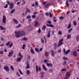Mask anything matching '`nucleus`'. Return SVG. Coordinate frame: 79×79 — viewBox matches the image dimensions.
Wrapping results in <instances>:
<instances>
[{
  "label": "nucleus",
  "mask_w": 79,
  "mask_h": 79,
  "mask_svg": "<svg viewBox=\"0 0 79 79\" xmlns=\"http://www.w3.org/2000/svg\"><path fill=\"white\" fill-rule=\"evenodd\" d=\"M27 59L28 60H31V56H30L29 55L27 56Z\"/></svg>",
  "instance_id": "obj_45"
},
{
  "label": "nucleus",
  "mask_w": 79,
  "mask_h": 79,
  "mask_svg": "<svg viewBox=\"0 0 79 79\" xmlns=\"http://www.w3.org/2000/svg\"><path fill=\"white\" fill-rule=\"evenodd\" d=\"M66 63V61H64V63H63V65H65Z\"/></svg>",
  "instance_id": "obj_61"
},
{
  "label": "nucleus",
  "mask_w": 79,
  "mask_h": 79,
  "mask_svg": "<svg viewBox=\"0 0 79 79\" xmlns=\"http://www.w3.org/2000/svg\"><path fill=\"white\" fill-rule=\"evenodd\" d=\"M18 71L20 74H21V75H23V73L22 71H21L20 69H19Z\"/></svg>",
  "instance_id": "obj_30"
},
{
  "label": "nucleus",
  "mask_w": 79,
  "mask_h": 79,
  "mask_svg": "<svg viewBox=\"0 0 79 79\" xmlns=\"http://www.w3.org/2000/svg\"><path fill=\"white\" fill-rule=\"evenodd\" d=\"M18 54L19 56L20 57H19L17 58V62H19L21 60V59H22V58L23 57V56L22 55L21 53H19Z\"/></svg>",
  "instance_id": "obj_2"
},
{
  "label": "nucleus",
  "mask_w": 79,
  "mask_h": 79,
  "mask_svg": "<svg viewBox=\"0 0 79 79\" xmlns=\"http://www.w3.org/2000/svg\"><path fill=\"white\" fill-rule=\"evenodd\" d=\"M32 18H34L35 19V18L36 17V15H32Z\"/></svg>",
  "instance_id": "obj_52"
},
{
  "label": "nucleus",
  "mask_w": 79,
  "mask_h": 79,
  "mask_svg": "<svg viewBox=\"0 0 79 79\" xmlns=\"http://www.w3.org/2000/svg\"><path fill=\"white\" fill-rule=\"evenodd\" d=\"M13 22H14L16 24H17L18 23V21H17V20L15 19H13Z\"/></svg>",
  "instance_id": "obj_17"
},
{
  "label": "nucleus",
  "mask_w": 79,
  "mask_h": 79,
  "mask_svg": "<svg viewBox=\"0 0 79 79\" xmlns=\"http://www.w3.org/2000/svg\"><path fill=\"white\" fill-rule=\"evenodd\" d=\"M7 7H8V4H6L5 6L4 7V8H7Z\"/></svg>",
  "instance_id": "obj_59"
},
{
  "label": "nucleus",
  "mask_w": 79,
  "mask_h": 79,
  "mask_svg": "<svg viewBox=\"0 0 79 79\" xmlns=\"http://www.w3.org/2000/svg\"><path fill=\"white\" fill-rule=\"evenodd\" d=\"M21 40V41H23V40L24 41H27V38L24 37L23 38H22Z\"/></svg>",
  "instance_id": "obj_14"
},
{
  "label": "nucleus",
  "mask_w": 79,
  "mask_h": 79,
  "mask_svg": "<svg viewBox=\"0 0 79 79\" xmlns=\"http://www.w3.org/2000/svg\"><path fill=\"white\" fill-rule=\"evenodd\" d=\"M46 28H47V27L45 25H44L42 27V29L44 30V31H45V29H46Z\"/></svg>",
  "instance_id": "obj_20"
},
{
  "label": "nucleus",
  "mask_w": 79,
  "mask_h": 79,
  "mask_svg": "<svg viewBox=\"0 0 79 79\" xmlns=\"http://www.w3.org/2000/svg\"><path fill=\"white\" fill-rule=\"evenodd\" d=\"M46 26L48 27H54V26L52 24H47Z\"/></svg>",
  "instance_id": "obj_16"
},
{
  "label": "nucleus",
  "mask_w": 79,
  "mask_h": 79,
  "mask_svg": "<svg viewBox=\"0 0 79 79\" xmlns=\"http://www.w3.org/2000/svg\"><path fill=\"white\" fill-rule=\"evenodd\" d=\"M25 47H26V45H25V44H23L22 47V49H24L25 48Z\"/></svg>",
  "instance_id": "obj_35"
},
{
  "label": "nucleus",
  "mask_w": 79,
  "mask_h": 79,
  "mask_svg": "<svg viewBox=\"0 0 79 79\" xmlns=\"http://www.w3.org/2000/svg\"><path fill=\"white\" fill-rule=\"evenodd\" d=\"M26 11L27 13H31V10L28 8H27Z\"/></svg>",
  "instance_id": "obj_29"
},
{
  "label": "nucleus",
  "mask_w": 79,
  "mask_h": 79,
  "mask_svg": "<svg viewBox=\"0 0 79 79\" xmlns=\"http://www.w3.org/2000/svg\"><path fill=\"white\" fill-rule=\"evenodd\" d=\"M0 28L1 29V30L3 31V30H6V28L4 27H3L2 26H0Z\"/></svg>",
  "instance_id": "obj_22"
},
{
  "label": "nucleus",
  "mask_w": 79,
  "mask_h": 79,
  "mask_svg": "<svg viewBox=\"0 0 79 79\" xmlns=\"http://www.w3.org/2000/svg\"><path fill=\"white\" fill-rule=\"evenodd\" d=\"M44 63H47V62H48V60H46L44 59Z\"/></svg>",
  "instance_id": "obj_60"
},
{
  "label": "nucleus",
  "mask_w": 79,
  "mask_h": 79,
  "mask_svg": "<svg viewBox=\"0 0 79 79\" xmlns=\"http://www.w3.org/2000/svg\"><path fill=\"white\" fill-rule=\"evenodd\" d=\"M45 15H46V16H48V15L49 14L48 12H46L45 13Z\"/></svg>",
  "instance_id": "obj_63"
},
{
  "label": "nucleus",
  "mask_w": 79,
  "mask_h": 79,
  "mask_svg": "<svg viewBox=\"0 0 79 79\" xmlns=\"http://www.w3.org/2000/svg\"><path fill=\"white\" fill-rule=\"evenodd\" d=\"M44 39L45 40V44H47V38H46V37L45 36H44Z\"/></svg>",
  "instance_id": "obj_25"
},
{
  "label": "nucleus",
  "mask_w": 79,
  "mask_h": 79,
  "mask_svg": "<svg viewBox=\"0 0 79 79\" xmlns=\"http://www.w3.org/2000/svg\"><path fill=\"white\" fill-rule=\"evenodd\" d=\"M4 69L6 70V72H9V71H10V68H9V67L8 66H4Z\"/></svg>",
  "instance_id": "obj_5"
},
{
  "label": "nucleus",
  "mask_w": 79,
  "mask_h": 79,
  "mask_svg": "<svg viewBox=\"0 0 79 79\" xmlns=\"http://www.w3.org/2000/svg\"><path fill=\"white\" fill-rule=\"evenodd\" d=\"M50 53L48 52H45V56H48L49 55Z\"/></svg>",
  "instance_id": "obj_19"
},
{
  "label": "nucleus",
  "mask_w": 79,
  "mask_h": 79,
  "mask_svg": "<svg viewBox=\"0 0 79 79\" xmlns=\"http://www.w3.org/2000/svg\"><path fill=\"white\" fill-rule=\"evenodd\" d=\"M45 74V72H42L41 73V77H42V79L44 77V74Z\"/></svg>",
  "instance_id": "obj_15"
},
{
  "label": "nucleus",
  "mask_w": 79,
  "mask_h": 79,
  "mask_svg": "<svg viewBox=\"0 0 79 79\" xmlns=\"http://www.w3.org/2000/svg\"><path fill=\"white\" fill-rule=\"evenodd\" d=\"M14 4L13 3V2H11L10 3V6H13Z\"/></svg>",
  "instance_id": "obj_64"
},
{
  "label": "nucleus",
  "mask_w": 79,
  "mask_h": 79,
  "mask_svg": "<svg viewBox=\"0 0 79 79\" xmlns=\"http://www.w3.org/2000/svg\"><path fill=\"white\" fill-rule=\"evenodd\" d=\"M31 73V72L29 70H27V74H29Z\"/></svg>",
  "instance_id": "obj_36"
},
{
  "label": "nucleus",
  "mask_w": 79,
  "mask_h": 79,
  "mask_svg": "<svg viewBox=\"0 0 79 79\" xmlns=\"http://www.w3.org/2000/svg\"><path fill=\"white\" fill-rule=\"evenodd\" d=\"M14 33L15 34L16 37H17V38L20 37V36L23 37V36H24V35H26V32H25V31H15Z\"/></svg>",
  "instance_id": "obj_1"
},
{
  "label": "nucleus",
  "mask_w": 79,
  "mask_h": 79,
  "mask_svg": "<svg viewBox=\"0 0 79 79\" xmlns=\"http://www.w3.org/2000/svg\"><path fill=\"white\" fill-rule=\"evenodd\" d=\"M35 50L36 52H37L38 53H39V49L38 48H35Z\"/></svg>",
  "instance_id": "obj_24"
},
{
  "label": "nucleus",
  "mask_w": 79,
  "mask_h": 79,
  "mask_svg": "<svg viewBox=\"0 0 79 79\" xmlns=\"http://www.w3.org/2000/svg\"><path fill=\"white\" fill-rule=\"evenodd\" d=\"M15 11V9H14L13 10H12L10 11V13H13Z\"/></svg>",
  "instance_id": "obj_46"
},
{
  "label": "nucleus",
  "mask_w": 79,
  "mask_h": 79,
  "mask_svg": "<svg viewBox=\"0 0 79 79\" xmlns=\"http://www.w3.org/2000/svg\"><path fill=\"white\" fill-rule=\"evenodd\" d=\"M70 76H71V74L69 73V72H67L66 74V77H70Z\"/></svg>",
  "instance_id": "obj_8"
},
{
  "label": "nucleus",
  "mask_w": 79,
  "mask_h": 79,
  "mask_svg": "<svg viewBox=\"0 0 79 79\" xmlns=\"http://www.w3.org/2000/svg\"><path fill=\"white\" fill-rule=\"evenodd\" d=\"M47 37L48 38L50 37V31H48V33L47 34Z\"/></svg>",
  "instance_id": "obj_21"
},
{
  "label": "nucleus",
  "mask_w": 79,
  "mask_h": 79,
  "mask_svg": "<svg viewBox=\"0 0 79 79\" xmlns=\"http://www.w3.org/2000/svg\"><path fill=\"white\" fill-rule=\"evenodd\" d=\"M66 71V69H63L61 70V71Z\"/></svg>",
  "instance_id": "obj_53"
},
{
  "label": "nucleus",
  "mask_w": 79,
  "mask_h": 79,
  "mask_svg": "<svg viewBox=\"0 0 79 79\" xmlns=\"http://www.w3.org/2000/svg\"><path fill=\"white\" fill-rule=\"evenodd\" d=\"M63 41V39H62L60 40L59 41V44L58 45V47H59L60 46H61L62 44H63L64 43L63 42H62Z\"/></svg>",
  "instance_id": "obj_3"
},
{
  "label": "nucleus",
  "mask_w": 79,
  "mask_h": 79,
  "mask_svg": "<svg viewBox=\"0 0 79 79\" xmlns=\"http://www.w3.org/2000/svg\"><path fill=\"white\" fill-rule=\"evenodd\" d=\"M10 68L11 70H12V71H14V67H13V66H11Z\"/></svg>",
  "instance_id": "obj_39"
},
{
  "label": "nucleus",
  "mask_w": 79,
  "mask_h": 79,
  "mask_svg": "<svg viewBox=\"0 0 79 79\" xmlns=\"http://www.w3.org/2000/svg\"><path fill=\"white\" fill-rule=\"evenodd\" d=\"M10 41L8 42L6 44V45L7 46H8L10 45Z\"/></svg>",
  "instance_id": "obj_38"
},
{
  "label": "nucleus",
  "mask_w": 79,
  "mask_h": 79,
  "mask_svg": "<svg viewBox=\"0 0 79 79\" xmlns=\"http://www.w3.org/2000/svg\"><path fill=\"white\" fill-rule=\"evenodd\" d=\"M16 74L17 76H19V77H20V74H19V72H17Z\"/></svg>",
  "instance_id": "obj_44"
},
{
  "label": "nucleus",
  "mask_w": 79,
  "mask_h": 79,
  "mask_svg": "<svg viewBox=\"0 0 79 79\" xmlns=\"http://www.w3.org/2000/svg\"><path fill=\"white\" fill-rule=\"evenodd\" d=\"M21 27V24H19L18 26L16 27V28H18V27Z\"/></svg>",
  "instance_id": "obj_55"
},
{
  "label": "nucleus",
  "mask_w": 79,
  "mask_h": 79,
  "mask_svg": "<svg viewBox=\"0 0 79 79\" xmlns=\"http://www.w3.org/2000/svg\"><path fill=\"white\" fill-rule=\"evenodd\" d=\"M41 42L42 44H44V40L43 38H40Z\"/></svg>",
  "instance_id": "obj_23"
},
{
  "label": "nucleus",
  "mask_w": 79,
  "mask_h": 79,
  "mask_svg": "<svg viewBox=\"0 0 79 79\" xmlns=\"http://www.w3.org/2000/svg\"><path fill=\"white\" fill-rule=\"evenodd\" d=\"M43 69H44V71H47V68H46V67H45V65H42Z\"/></svg>",
  "instance_id": "obj_13"
},
{
  "label": "nucleus",
  "mask_w": 79,
  "mask_h": 79,
  "mask_svg": "<svg viewBox=\"0 0 79 79\" xmlns=\"http://www.w3.org/2000/svg\"><path fill=\"white\" fill-rule=\"evenodd\" d=\"M49 71L50 73H53V70H51L50 69L49 70Z\"/></svg>",
  "instance_id": "obj_57"
},
{
  "label": "nucleus",
  "mask_w": 79,
  "mask_h": 79,
  "mask_svg": "<svg viewBox=\"0 0 79 79\" xmlns=\"http://www.w3.org/2000/svg\"><path fill=\"white\" fill-rule=\"evenodd\" d=\"M14 7V6H10L9 8L10 9H12V8H13Z\"/></svg>",
  "instance_id": "obj_49"
},
{
  "label": "nucleus",
  "mask_w": 79,
  "mask_h": 79,
  "mask_svg": "<svg viewBox=\"0 0 79 79\" xmlns=\"http://www.w3.org/2000/svg\"><path fill=\"white\" fill-rule=\"evenodd\" d=\"M51 56H52V57H54L55 56V53H56L57 52L56 51H55V52L53 50H51Z\"/></svg>",
  "instance_id": "obj_4"
},
{
  "label": "nucleus",
  "mask_w": 79,
  "mask_h": 79,
  "mask_svg": "<svg viewBox=\"0 0 79 79\" xmlns=\"http://www.w3.org/2000/svg\"><path fill=\"white\" fill-rule=\"evenodd\" d=\"M13 50H11L10 52L9 53V55H8V56L10 57L11 56L13 55Z\"/></svg>",
  "instance_id": "obj_11"
},
{
  "label": "nucleus",
  "mask_w": 79,
  "mask_h": 79,
  "mask_svg": "<svg viewBox=\"0 0 79 79\" xmlns=\"http://www.w3.org/2000/svg\"><path fill=\"white\" fill-rule=\"evenodd\" d=\"M46 64L48 66H52V64H48V63H46Z\"/></svg>",
  "instance_id": "obj_31"
},
{
  "label": "nucleus",
  "mask_w": 79,
  "mask_h": 79,
  "mask_svg": "<svg viewBox=\"0 0 79 79\" xmlns=\"http://www.w3.org/2000/svg\"><path fill=\"white\" fill-rule=\"evenodd\" d=\"M37 32H38V33H40V32H41V30H40V28H39V30H38Z\"/></svg>",
  "instance_id": "obj_48"
},
{
  "label": "nucleus",
  "mask_w": 79,
  "mask_h": 79,
  "mask_svg": "<svg viewBox=\"0 0 79 79\" xmlns=\"http://www.w3.org/2000/svg\"><path fill=\"white\" fill-rule=\"evenodd\" d=\"M6 21V16L5 15H3V16L2 23H5Z\"/></svg>",
  "instance_id": "obj_7"
},
{
  "label": "nucleus",
  "mask_w": 79,
  "mask_h": 79,
  "mask_svg": "<svg viewBox=\"0 0 79 79\" xmlns=\"http://www.w3.org/2000/svg\"><path fill=\"white\" fill-rule=\"evenodd\" d=\"M77 23H76V21H74L73 22V25L74 26H76V25H77Z\"/></svg>",
  "instance_id": "obj_40"
},
{
  "label": "nucleus",
  "mask_w": 79,
  "mask_h": 79,
  "mask_svg": "<svg viewBox=\"0 0 79 79\" xmlns=\"http://www.w3.org/2000/svg\"><path fill=\"white\" fill-rule=\"evenodd\" d=\"M58 34L59 35H61L62 34V32L61 31H58Z\"/></svg>",
  "instance_id": "obj_37"
},
{
  "label": "nucleus",
  "mask_w": 79,
  "mask_h": 79,
  "mask_svg": "<svg viewBox=\"0 0 79 79\" xmlns=\"http://www.w3.org/2000/svg\"><path fill=\"white\" fill-rule=\"evenodd\" d=\"M3 53V51L2 50L0 52V54H2Z\"/></svg>",
  "instance_id": "obj_58"
},
{
  "label": "nucleus",
  "mask_w": 79,
  "mask_h": 79,
  "mask_svg": "<svg viewBox=\"0 0 79 79\" xmlns=\"http://www.w3.org/2000/svg\"><path fill=\"white\" fill-rule=\"evenodd\" d=\"M49 4L48 3L47 5H46L45 6V8H48V6H49Z\"/></svg>",
  "instance_id": "obj_41"
},
{
  "label": "nucleus",
  "mask_w": 79,
  "mask_h": 79,
  "mask_svg": "<svg viewBox=\"0 0 79 79\" xmlns=\"http://www.w3.org/2000/svg\"><path fill=\"white\" fill-rule=\"evenodd\" d=\"M25 64H27V66L26 67V69L30 68V67L29 66V62H28V61H27L26 62Z\"/></svg>",
  "instance_id": "obj_9"
},
{
  "label": "nucleus",
  "mask_w": 79,
  "mask_h": 79,
  "mask_svg": "<svg viewBox=\"0 0 79 79\" xmlns=\"http://www.w3.org/2000/svg\"><path fill=\"white\" fill-rule=\"evenodd\" d=\"M69 52H70V50L69 49L67 50L66 52H65V54H68V53H69Z\"/></svg>",
  "instance_id": "obj_26"
},
{
  "label": "nucleus",
  "mask_w": 79,
  "mask_h": 79,
  "mask_svg": "<svg viewBox=\"0 0 79 79\" xmlns=\"http://www.w3.org/2000/svg\"><path fill=\"white\" fill-rule=\"evenodd\" d=\"M31 18V17L30 15H28L27 16V19H29Z\"/></svg>",
  "instance_id": "obj_43"
},
{
  "label": "nucleus",
  "mask_w": 79,
  "mask_h": 79,
  "mask_svg": "<svg viewBox=\"0 0 79 79\" xmlns=\"http://www.w3.org/2000/svg\"><path fill=\"white\" fill-rule=\"evenodd\" d=\"M49 16L50 18H52V13H51V12H49Z\"/></svg>",
  "instance_id": "obj_51"
},
{
  "label": "nucleus",
  "mask_w": 79,
  "mask_h": 79,
  "mask_svg": "<svg viewBox=\"0 0 79 79\" xmlns=\"http://www.w3.org/2000/svg\"><path fill=\"white\" fill-rule=\"evenodd\" d=\"M47 23H48V24H52V22L49 20L47 21Z\"/></svg>",
  "instance_id": "obj_56"
},
{
  "label": "nucleus",
  "mask_w": 79,
  "mask_h": 79,
  "mask_svg": "<svg viewBox=\"0 0 79 79\" xmlns=\"http://www.w3.org/2000/svg\"><path fill=\"white\" fill-rule=\"evenodd\" d=\"M71 27V23H69L67 27V29H69Z\"/></svg>",
  "instance_id": "obj_27"
},
{
  "label": "nucleus",
  "mask_w": 79,
  "mask_h": 79,
  "mask_svg": "<svg viewBox=\"0 0 79 79\" xmlns=\"http://www.w3.org/2000/svg\"><path fill=\"white\" fill-rule=\"evenodd\" d=\"M73 55L75 57L77 56V52H76V51H74L73 52Z\"/></svg>",
  "instance_id": "obj_10"
},
{
  "label": "nucleus",
  "mask_w": 79,
  "mask_h": 79,
  "mask_svg": "<svg viewBox=\"0 0 79 79\" xmlns=\"http://www.w3.org/2000/svg\"><path fill=\"white\" fill-rule=\"evenodd\" d=\"M39 71H41V67H40V66H39L38 68V65H37L36 66V70L37 73L39 71Z\"/></svg>",
  "instance_id": "obj_6"
},
{
  "label": "nucleus",
  "mask_w": 79,
  "mask_h": 79,
  "mask_svg": "<svg viewBox=\"0 0 79 79\" xmlns=\"http://www.w3.org/2000/svg\"><path fill=\"white\" fill-rule=\"evenodd\" d=\"M39 25V23L37 21H35V23L34 25V26L35 27H37Z\"/></svg>",
  "instance_id": "obj_18"
},
{
  "label": "nucleus",
  "mask_w": 79,
  "mask_h": 79,
  "mask_svg": "<svg viewBox=\"0 0 79 79\" xmlns=\"http://www.w3.org/2000/svg\"><path fill=\"white\" fill-rule=\"evenodd\" d=\"M71 35H68L67 37V39H70V38H71Z\"/></svg>",
  "instance_id": "obj_34"
},
{
  "label": "nucleus",
  "mask_w": 79,
  "mask_h": 79,
  "mask_svg": "<svg viewBox=\"0 0 79 79\" xmlns=\"http://www.w3.org/2000/svg\"><path fill=\"white\" fill-rule=\"evenodd\" d=\"M76 40L77 41H79V35H77L76 37Z\"/></svg>",
  "instance_id": "obj_28"
},
{
  "label": "nucleus",
  "mask_w": 79,
  "mask_h": 79,
  "mask_svg": "<svg viewBox=\"0 0 79 79\" xmlns=\"http://www.w3.org/2000/svg\"><path fill=\"white\" fill-rule=\"evenodd\" d=\"M30 52L31 53H32V54H35V52L34 51V50L32 48V47H31Z\"/></svg>",
  "instance_id": "obj_12"
},
{
  "label": "nucleus",
  "mask_w": 79,
  "mask_h": 79,
  "mask_svg": "<svg viewBox=\"0 0 79 79\" xmlns=\"http://www.w3.org/2000/svg\"><path fill=\"white\" fill-rule=\"evenodd\" d=\"M73 30V28H70L69 30L68 31V32L69 33H70V32H71V31Z\"/></svg>",
  "instance_id": "obj_47"
},
{
  "label": "nucleus",
  "mask_w": 79,
  "mask_h": 79,
  "mask_svg": "<svg viewBox=\"0 0 79 79\" xmlns=\"http://www.w3.org/2000/svg\"><path fill=\"white\" fill-rule=\"evenodd\" d=\"M22 2L23 3L22 4V5H25L26 4V2L24 0H22Z\"/></svg>",
  "instance_id": "obj_32"
},
{
  "label": "nucleus",
  "mask_w": 79,
  "mask_h": 79,
  "mask_svg": "<svg viewBox=\"0 0 79 79\" xmlns=\"http://www.w3.org/2000/svg\"><path fill=\"white\" fill-rule=\"evenodd\" d=\"M13 45V43H11L10 44V45H9V47H8V48L9 47L11 48V47H12Z\"/></svg>",
  "instance_id": "obj_50"
},
{
  "label": "nucleus",
  "mask_w": 79,
  "mask_h": 79,
  "mask_svg": "<svg viewBox=\"0 0 79 79\" xmlns=\"http://www.w3.org/2000/svg\"><path fill=\"white\" fill-rule=\"evenodd\" d=\"M66 5L67 6H69V4L68 3V1L67 0L66 1Z\"/></svg>",
  "instance_id": "obj_33"
},
{
  "label": "nucleus",
  "mask_w": 79,
  "mask_h": 79,
  "mask_svg": "<svg viewBox=\"0 0 79 79\" xmlns=\"http://www.w3.org/2000/svg\"><path fill=\"white\" fill-rule=\"evenodd\" d=\"M59 19H64V17L63 16H60L59 18Z\"/></svg>",
  "instance_id": "obj_54"
},
{
  "label": "nucleus",
  "mask_w": 79,
  "mask_h": 79,
  "mask_svg": "<svg viewBox=\"0 0 79 79\" xmlns=\"http://www.w3.org/2000/svg\"><path fill=\"white\" fill-rule=\"evenodd\" d=\"M38 5V2H35V6H37Z\"/></svg>",
  "instance_id": "obj_62"
},
{
  "label": "nucleus",
  "mask_w": 79,
  "mask_h": 79,
  "mask_svg": "<svg viewBox=\"0 0 79 79\" xmlns=\"http://www.w3.org/2000/svg\"><path fill=\"white\" fill-rule=\"evenodd\" d=\"M63 59L64 60H68V59L67 57H63Z\"/></svg>",
  "instance_id": "obj_42"
}]
</instances>
